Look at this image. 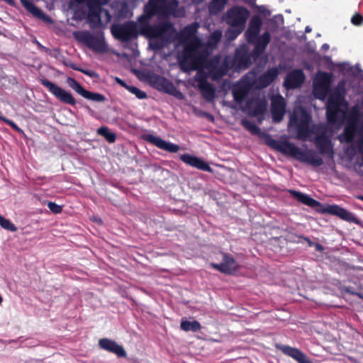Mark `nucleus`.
<instances>
[{"mask_svg":"<svg viewBox=\"0 0 363 363\" xmlns=\"http://www.w3.org/2000/svg\"><path fill=\"white\" fill-rule=\"evenodd\" d=\"M291 196L298 202L313 208L316 212L323 214L337 216L341 219L355 224H359V220L355 215L347 209L336 204H323L318 201L313 199L309 195L296 190L289 191Z\"/></svg>","mask_w":363,"mask_h":363,"instance_id":"f257e3e1","label":"nucleus"},{"mask_svg":"<svg viewBox=\"0 0 363 363\" xmlns=\"http://www.w3.org/2000/svg\"><path fill=\"white\" fill-rule=\"evenodd\" d=\"M150 19L138 18L140 22V34L147 38L160 39L167 43L172 41L174 34L176 32L174 25L169 21L159 22L157 24L151 25Z\"/></svg>","mask_w":363,"mask_h":363,"instance_id":"f03ea898","label":"nucleus"},{"mask_svg":"<svg viewBox=\"0 0 363 363\" xmlns=\"http://www.w3.org/2000/svg\"><path fill=\"white\" fill-rule=\"evenodd\" d=\"M179 2L177 0H149L145 6L144 13L141 18L150 19L155 15L167 17L173 16L179 17L183 13L177 11Z\"/></svg>","mask_w":363,"mask_h":363,"instance_id":"7ed1b4c3","label":"nucleus"},{"mask_svg":"<svg viewBox=\"0 0 363 363\" xmlns=\"http://www.w3.org/2000/svg\"><path fill=\"white\" fill-rule=\"evenodd\" d=\"M278 151L314 167H320L323 164V159L313 152L303 150L294 143L289 141H282L278 147Z\"/></svg>","mask_w":363,"mask_h":363,"instance_id":"20e7f679","label":"nucleus"},{"mask_svg":"<svg viewBox=\"0 0 363 363\" xmlns=\"http://www.w3.org/2000/svg\"><path fill=\"white\" fill-rule=\"evenodd\" d=\"M333 74L331 72L318 71L313 79V94L315 99L324 101L331 91Z\"/></svg>","mask_w":363,"mask_h":363,"instance_id":"39448f33","label":"nucleus"},{"mask_svg":"<svg viewBox=\"0 0 363 363\" xmlns=\"http://www.w3.org/2000/svg\"><path fill=\"white\" fill-rule=\"evenodd\" d=\"M152 86L157 90L168 94L178 99H184V94L178 90L174 84L167 78L157 74H152L149 77Z\"/></svg>","mask_w":363,"mask_h":363,"instance_id":"423d86ee","label":"nucleus"},{"mask_svg":"<svg viewBox=\"0 0 363 363\" xmlns=\"http://www.w3.org/2000/svg\"><path fill=\"white\" fill-rule=\"evenodd\" d=\"M259 58L252 55V51L250 52L247 45H242L236 49L230 65L235 70H245L250 67L252 60L257 62Z\"/></svg>","mask_w":363,"mask_h":363,"instance_id":"0eeeda50","label":"nucleus"},{"mask_svg":"<svg viewBox=\"0 0 363 363\" xmlns=\"http://www.w3.org/2000/svg\"><path fill=\"white\" fill-rule=\"evenodd\" d=\"M250 16L249 10L243 6H233L224 15V21L231 27H239L245 29L247 18Z\"/></svg>","mask_w":363,"mask_h":363,"instance_id":"6e6552de","label":"nucleus"},{"mask_svg":"<svg viewBox=\"0 0 363 363\" xmlns=\"http://www.w3.org/2000/svg\"><path fill=\"white\" fill-rule=\"evenodd\" d=\"M348 106L343 104L326 103V117L328 123L335 128H340L344 123Z\"/></svg>","mask_w":363,"mask_h":363,"instance_id":"1a4fd4ad","label":"nucleus"},{"mask_svg":"<svg viewBox=\"0 0 363 363\" xmlns=\"http://www.w3.org/2000/svg\"><path fill=\"white\" fill-rule=\"evenodd\" d=\"M137 27V23L134 21H128L123 24L112 26L111 33L116 39L122 42H128L140 33Z\"/></svg>","mask_w":363,"mask_h":363,"instance_id":"9d476101","label":"nucleus"},{"mask_svg":"<svg viewBox=\"0 0 363 363\" xmlns=\"http://www.w3.org/2000/svg\"><path fill=\"white\" fill-rule=\"evenodd\" d=\"M319 133L314 138L315 148L318 152L328 158L334 157L333 146L330 136L327 135L328 128L326 126H320L318 128Z\"/></svg>","mask_w":363,"mask_h":363,"instance_id":"9b49d317","label":"nucleus"},{"mask_svg":"<svg viewBox=\"0 0 363 363\" xmlns=\"http://www.w3.org/2000/svg\"><path fill=\"white\" fill-rule=\"evenodd\" d=\"M40 82L43 86L46 87L57 99L61 102L71 106L76 105L77 101L70 92L67 91L62 87L57 86L56 84L50 82L46 78L40 79Z\"/></svg>","mask_w":363,"mask_h":363,"instance_id":"f8f14e48","label":"nucleus"},{"mask_svg":"<svg viewBox=\"0 0 363 363\" xmlns=\"http://www.w3.org/2000/svg\"><path fill=\"white\" fill-rule=\"evenodd\" d=\"M222 262L220 263H210V266L224 274H234L239 269L240 265L235 258L230 254L221 252Z\"/></svg>","mask_w":363,"mask_h":363,"instance_id":"ddd939ff","label":"nucleus"},{"mask_svg":"<svg viewBox=\"0 0 363 363\" xmlns=\"http://www.w3.org/2000/svg\"><path fill=\"white\" fill-rule=\"evenodd\" d=\"M220 56L216 55L208 61L206 64V68L211 74V77L213 79H218L225 76L228 69L232 68L231 65H229L228 57H225L223 62L220 64Z\"/></svg>","mask_w":363,"mask_h":363,"instance_id":"4468645a","label":"nucleus"},{"mask_svg":"<svg viewBox=\"0 0 363 363\" xmlns=\"http://www.w3.org/2000/svg\"><path fill=\"white\" fill-rule=\"evenodd\" d=\"M293 121L296 126L297 138L298 139H306L311 133L310 128V122L311 117L305 110H301L300 115H295Z\"/></svg>","mask_w":363,"mask_h":363,"instance_id":"2eb2a0df","label":"nucleus"},{"mask_svg":"<svg viewBox=\"0 0 363 363\" xmlns=\"http://www.w3.org/2000/svg\"><path fill=\"white\" fill-rule=\"evenodd\" d=\"M79 40L95 52L103 53L107 50V45L104 38L95 36L88 31L82 32Z\"/></svg>","mask_w":363,"mask_h":363,"instance_id":"dca6fc26","label":"nucleus"},{"mask_svg":"<svg viewBox=\"0 0 363 363\" xmlns=\"http://www.w3.org/2000/svg\"><path fill=\"white\" fill-rule=\"evenodd\" d=\"M106 3V1L98 0L86 4L88 7L87 20L91 28L101 26V14L103 9L101 6Z\"/></svg>","mask_w":363,"mask_h":363,"instance_id":"f3484780","label":"nucleus"},{"mask_svg":"<svg viewBox=\"0 0 363 363\" xmlns=\"http://www.w3.org/2000/svg\"><path fill=\"white\" fill-rule=\"evenodd\" d=\"M347 92V82L345 80L342 79L338 82L333 90L331 89L328 95L327 103L343 104L345 108L348 106V102L345 99Z\"/></svg>","mask_w":363,"mask_h":363,"instance_id":"a211bd4d","label":"nucleus"},{"mask_svg":"<svg viewBox=\"0 0 363 363\" xmlns=\"http://www.w3.org/2000/svg\"><path fill=\"white\" fill-rule=\"evenodd\" d=\"M286 101L284 98L277 94L271 99V114L272 121L274 123L281 122L286 113Z\"/></svg>","mask_w":363,"mask_h":363,"instance_id":"6ab92c4d","label":"nucleus"},{"mask_svg":"<svg viewBox=\"0 0 363 363\" xmlns=\"http://www.w3.org/2000/svg\"><path fill=\"white\" fill-rule=\"evenodd\" d=\"M305 79L303 71L301 69H295L286 74L283 85L288 90L295 89L300 87Z\"/></svg>","mask_w":363,"mask_h":363,"instance_id":"aec40b11","label":"nucleus"},{"mask_svg":"<svg viewBox=\"0 0 363 363\" xmlns=\"http://www.w3.org/2000/svg\"><path fill=\"white\" fill-rule=\"evenodd\" d=\"M143 139L157 147L170 153H176L179 150V146L178 145L166 141L160 137L155 136L152 134L144 135Z\"/></svg>","mask_w":363,"mask_h":363,"instance_id":"412c9836","label":"nucleus"},{"mask_svg":"<svg viewBox=\"0 0 363 363\" xmlns=\"http://www.w3.org/2000/svg\"><path fill=\"white\" fill-rule=\"evenodd\" d=\"M99 346L101 349L116 354L118 357H126L127 353L121 345L115 340L104 337L99 340Z\"/></svg>","mask_w":363,"mask_h":363,"instance_id":"4be33fe9","label":"nucleus"},{"mask_svg":"<svg viewBox=\"0 0 363 363\" xmlns=\"http://www.w3.org/2000/svg\"><path fill=\"white\" fill-rule=\"evenodd\" d=\"M270 40L271 35L269 32L266 31L261 35H257V37L253 40V42H248L250 44L255 45V48L252 50V55L255 57H260L270 43Z\"/></svg>","mask_w":363,"mask_h":363,"instance_id":"5701e85b","label":"nucleus"},{"mask_svg":"<svg viewBox=\"0 0 363 363\" xmlns=\"http://www.w3.org/2000/svg\"><path fill=\"white\" fill-rule=\"evenodd\" d=\"M179 158L183 162L191 167L205 172L211 173L213 172V169L210 167V165L206 161L196 156L189 153H185L181 155Z\"/></svg>","mask_w":363,"mask_h":363,"instance_id":"b1692460","label":"nucleus"},{"mask_svg":"<svg viewBox=\"0 0 363 363\" xmlns=\"http://www.w3.org/2000/svg\"><path fill=\"white\" fill-rule=\"evenodd\" d=\"M262 25L261 18L258 15L253 16L248 25V28L245 33L247 42H253V40L259 34Z\"/></svg>","mask_w":363,"mask_h":363,"instance_id":"393cba45","label":"nucleus"},{"mask_svg":"<svg viewBox=\"0 0 363 363\" xmlns=\"http://www.w3.org/2000/svg\"><path fill=\"white\" fill-rule=\"evenodd\" d=\"M21 4L23 7L30 13L33 14V16L43 21L48 23H52V19L48 14H46L43 10L35 6L31 1L30 0H20Z\"/></svg>","mask_w":363,"mask_h":363,"instance_id":"a878e982","label":"nucleus"},{"mask_svg":"<svg viewBox=\"0 0 363 363\" xmlns=\"http://www.w3.org/2000/svg\"><path fill=\"white\" fill-rule=\"evenodd\" d=\"M277 347L284 354L292 357L298 363H306L309 359L307 356L298 348L284 345H277Z\"/></svg>","mask_w":363,"mask_h":363,"instance_id":"bb28decb","label":"nucleus"},{"mask_svg":"<svg viewBox=\"0 0 363 363\" xmlns=\"http://www.w3.org/2000/svg\"><path fill=\"white\" fill-rule=\"evenodd\" d=\"M247 105L250 114L254 117L263 115L266 112L267 107V101L260 99L250 101L247 102Z\"/></svg>","mask_w":363,"mask_h":363,"instance_id":"cd10ccee","label":"nucleus"},{"mask_svg":"<svg viewBox=\"0 0 363 363\" xmlns=\"http://www.w3.org/2000/svg\"><path fill=\"white\" fill-rule=\"evenodd\" d=\"M279 74V71L277 67L269 68L259 77V83L262 87H267L277 78Z\"/></svg>","mask_w":363,"mask_h":363,"instance_id":"c85d7f7f","label":"nucleus"},{"mask_svg":"<svg viewBox=\"0 0 363 363\" xmlns=\"http://www.w3.org/2000/svg\"><path fill=\"white\" fill-rule=\"evenodd\" d=\"M199 87L202 97L208 102H211L216 97V89L206 80L201 81Z\"/></svg>","mask_w":363,"mask_h":363,"instance_id":"c756f323","label":"nucleus"},{"mask_svg":"<svg viewBox=\"0 0 363 363\" xmlns=\"http://www.w3.org/2000/svg\"><path fill=\"white\" fill-rule=\"evenodd\" d=\"M180 328L185 332L196 333L201 330V325L196 320H188L186 318H182L180 323Z\"/></svg>","mask_w":363,"mask_h":363,"instance_id":"7c9ffc66","label":"nucleus"},{"mask_svg":"<svg viewBox=\"0 0 363 363\" xmlns=\"http://www.w3.org/2000/svg\"><path fill=\"white\" fill-rule=\"evenodd\" d=\"M223 33L220 30H214L207 38L206 45L210 48H215L221 40Z\"/></svg>","mask_w":363,"mask_h":363,"instance_id":"2f4dec72","label":"nucleus"},{"mask_svg":"<svg viewBox=\"0 0 363 363\" xmlns=\"http://www.w3.org/2000/svg\"><path fill=\"white\" fill-rule=\"evenodd\" d=\"M82 96L86 99L95 102H104L106 100V98L104 94L97 92H92L86 89Z\"/></svg>","mask_w":363,"mask_h":363,"instance_id":"473e14b6","label":"nucleus"},{"mask_svg":"<svg viewBox=\"0 0 363 363\" xmlns=\"http://www.w3.org/2000/svg\"><path fill=\"white\" fill-rule=\"evenodd\" d=\"M97 133L103 136L110 143H113L116 141V134L111 132L107 126H101L98 128Z\"/></svg>","mask_w":363,"mask_h":363,"instance_id":"72a5a7b5","label":"nucleus"},{"mask_svg":"<svg viewBox=\"0 0 363 363\" xmlns=\"http://www.w3.org/2000/svg\"><path fill=\"white\" fill-rule=\"evenodd\" d=\"M228 0H212L209 4V11L211 13H218L221 12Z\"/></svg>","mask_w":363,"mask_h":363,"instance_id":"f704fd0d","label":"nucleus"},{"mask_svg":"<svg viewBox=\"0 0 363 363\" xmlns=\"http://www.w3.org/2000/svg\"><path fill=\"white\" fill-rule=\"evenodd\" d=\"M241 124L245 129L250 131L252 135H260L261 130L255 123L247 119H242L241 121Z\"/></svg>","mask_w":363,"mask_h":363,"instance_id":"c9c22d12","label":"nucleus"},{"mask_svg":"<svg viewBox=\"0 0 363 363\" xmlns=\"http://www.w3.org/2000/svg\"><path fill=\"white\" fill-rule=\"evenodd\" d=\"M67 83L77 94L82 96L85 91V89L74 78L69 77L67 79Z\"/></svg>","mask_w":363,"mask_h":363,"instance_id":"e433bc0d","label":"nucleus"},{"mask_svg":"<svg viewBox=\"0 0 363 363\" xmlns=\"http://www.w3.org/2000/svg\"><path fill=\"white\" fill-rule=\"evenodd\" d=\"M244 28L239 27H231L225 31V37L228 40H235L242 31Z\"/></svg>","mask_w":363,"mask_h":363,"instance_id":"4c0bfd02","label":"nucleus"},{"mask_svg":"<svg viewBox=\"0 0 363 363\" xmlns=\"http://www.w3.org/2000/svg\"><path fill=\"white\" fill-rule=\"evenodd\" d=\"M0 225L4 229H6L11 232H15L17 230L16 226L13 223H11L9 219L5 218L1 215H0Z\"/></svg>","mask_w":363,"mask_h":363,"instance_id":"58836bf2","label":"nucleus"},{"mask_svg":"<svg viewBox=\"0 0 363 363\" xmlns=\"http://www.w3.org/2000/svg\"><path fill=\"white\" fill-rule=\"evenodd\" d=\"M127 90L131 94L135 95V96L139 99H144L147 97V95L145 91L140 90L135 86L130 85L128 87H127Z\"/></svg>","mask_w":363,"mask_h":363,"instance_id":"ea45409f","label":"nucleus"},{"mask_svg":"<svg viewBox=\"0 0 363 363\" xmlns=\"http://www.w3.org/2000/svg\"><path fill=\"white\" fill-rule=\"evenodd\" d=\"M198 27H199L198 23H193L190 25H187L184 28V33L188 35H193L197 31Z\"/></svg>","mask_w":363,"mask_h":363,"instance_id":"a19ab883","label":"nucleus"},{"mask_svg":"<svg viewBox=\"0 0 363 363\" xmlns=\"http://www.w3.org/2000/svg\"><path fill=\"white\" fill-rule=\"evenodd\" d=\"M282 141H279L277 140H275L272 138L271 135H267V139H266V143L271 147L278 150V147L279 145H281V143Z\"/></svg>","mask_w":363,"mask_h":363,"instance_id":"79ce46f5","label":"nucleus"},{"mask_svg":"<svg viewBox=\"0 0 363 363\" xmlns=\"http://www.w3.org/2000/svg\"><path fill=\"white\" fill-rule=\"evenodd\" d=\"M348 72H351L353 76L363 77V70L359 64H356L354 67H350Z\"/></svg>","mask_w":363,"mask_h":363,"instance_id":"37998d69","label":"nucleus"},{"mask_svg":"<svg viewBox=\"0 0 363 363\" xmlns=\"http://www.w3.org/2000/svg\"><path fill=\"white\" fill-rule=\"evenodd\" d=\"M0 120L3 121L4 122H5L7 125H9L10 127H11L13 130H15L16 131L18 132V133H22L23 130L21 128H20L15 122H13V121L6 118V117H0Z\"/></svg>","mask_w":363,"mask_h":363,"instance_id":"c03bdc74","label":"nucleus"},{"mask_svg":"<svg viewBox=\"0 0 363 363\" xmlns=\"http://www.w3.org/2000/svg\"><path fill=\"white\" fill-rule=\"evenodd\" d=\"M48 206L49 209L54 213H60L62 211V208L61 206L52 201H50L48 204Z\"/></svg>","mask_w":363,"mask_h":363,"instance_id":"a18cd8bd","label":"nucleus"},{"mask_svg":"<svg viewBox=\"0 0 363 363\" xmlns=\"http://www.w3.org/2000/svg\"><path fill=\"white\" fill-rule=\"evenodd\" d=\"M245 96L244 91L241 90H235L233 91L234 100L237 102H242Z\"/></svg>","mask_w":363,"mask_h":363,"instance_id":"49530a36","label":"nucleus"},{"mask_svg":"<svg viewBox=\"0 0 363 363\" xmlns=\"http://www.w3.org/2000/svg\"><path fill=\"white\" fill-rule=\"evenodd\" d=\"M351 22L355 26H360L363 23V16L359 13H356L352 17Z\"/></svg>","mask_w":363,"mask_h":363,"instance_id":"de8ad7c7","label":"nucleus"},{"mask_svg":"<svg viewBox=\"0 0 363 363\" xmlns=\"http://www.w3.org/2000/svg\"><path fill=\"white\" fill-rule=\"evenodd\" d=\"M272 21L277 25V26H279L284 24V16L282 14L275 15L272 19Z\"/></svg>","mask_w":363,"mask_h":363,"instance_id":"09e8293b","label":"nucleus"},{"mask_svg":"<svg viewBox=\"0 0 363 363\" xmlns=\"http://www.w3.org/2000/svg\"><path fill=\"white\" fill-rule=\"evenodd\" d=\"M339 289L342 292H345L346 294L354 295V296H355V294L357 293V291H354V289L352 286H340Z\"/></svg>","mask_w":363,"mask_h":363,"instance_id":"8fccbe9b","label":"nucleus"},{"mask_svg":"<svg viewBox=\"0 0 363 363\" xmlns=\"http://www.w3.org/2000/svg\"><path fill=\"white\" fill-rule=\"evenodd\" d=\"M163 41H155V42H150V45L151 46L152 48L155 49V50H160L161 49L164 44H163Z\"/></svg>","mask_w":363,"mask_h":363,"instance_id":"3c124183","label":"nucleus"},{"mask_svg":"<svg viewBox=\"0 0 363 363\" xmlns=\"http://www.w3.org/2000/svg\"><path fill=\"white\" fill-rule=\"evenodd\" d=\"M81 72L90 77H98V74L97 73L94 71V70H91V69H83L82 70H81Z\"/></svg>","mask_w":363,"mask_h":363,"instance_id":"603ef678","label":"nucleus"},{"mask_svg":"<svg viewBox=\"0 0 363 363\" xmlns=\"http://www.w3.org/2000/svg\"><path fill=\"white\" fill-rule=\"evenodd\" d=\"M65 65L69 67H70L71 69H74V70H76V71H79L81 72V70H82L83 69L78 67L76 64L73 63V62H69V63H66L65 62Z\"/></svg>","mask_w":363,"mask_h":363,"instance_id":"864d4df0","label":"nucleus"},{"mask_svg":"<svg viewBox=\"0 0 363 363\" xmlns=\"http://www.w3.org/2000/svg\"><path fill=\"white\" fill-rule=\"evenodd\" d=\"M116 82L121 85V86L124 87L127 89V87H128L130 85H128L124 80L119 77H116L115 79Z\"/></svg>","mask_w":363,"mask_h":363,"instance_id":"5fc2aeb1","label":"nucleus"},{"mask_svg":"<svg viewBox=\"0 0 363 363\" xmlns=\"http://www.w3.org/2000/svg\"><path fill=\"white\" fill-rule=\"evenodd\" d=\"M314 247L318 252H323L324 250V247L320 243L315 242Z\"/></svg>","mask_w":363,"mask_h":363,"instance_id":"6e6d98bb","label":"nucleus"},{"mask_svg":"<svg viewBox=\"0 0 363 363\" xmlns=\"http://www.w3.org/2000/svg\"><path fill=\"white\" fill-rule=\"evenodd\" d=\"M79 103L81 104V106L85 108L89 113H94V111L88 105L81 104L80 102Z\"/></svg>","mask_w":363,"mask_h":363,"instance_id":"4d7b16f0","label":"nucleus"},{"mask_svg":"<svg viewBox=\"0 0 363 363\" xmlns=\"http://www.w3.org/2000/svg\"><path fill=\"white\" fill-rule=\"evenodd\" d=\"M303 238L304 240H306L307 242V243L308 244V245L310 247H312V246H314L315 243L314 242L311 241L307 237H305V236H303L302 237Z\"/></svg>","mask_w":363,"mask_h":363,"instance_id":"13d9d810","label":"nucleus"},{"mask_svg":"<svg viewBox=\"0 0 363 363\" xmlns=\"http://www.w3.org/2000/svg\"><path fill=\"white\" fill-rule=\"evenodd\" d=\"M180 67L182 68V69L184 72H188L189 71L190 69H191V68H189V67H186L184 66V61H181L180 62Z\"/></svg>","mask_w":363,"mask_h":363,"instance_id":"bf43d9fd","label":"nucleus"},{"mask_svg":"<svg viewBox=\"0 0 363 363\" xmlns=\"http://www.w3.org/2000/svg\"><path fill=\"white\" fill-rule=\"evenodd\" d=\"M26 345L28 347H35L36 345H38V342L37 341L31 340L30 342L26 343Z\"/></svg>","mask_w":363,"mask_h":363,"instance_id":"052dcab7","label":"nucleus"},{"mask_svg":"<svg viewBox=\"0 0 363 363\" xmlns=\"http://www.w3.org/2000/svg\"><path fill=\"white\" fill-rule=\"evenodd\" d=\"M329 48L330 46L328 43H324L321 47V49L324 51H327Z\"/></svg>","mask_w":363,"mask_h":363,"instance_id":"680f3d73","label":"nucleus"},{"mask_svg":"<svg viewBox=\"0 0 363 363\" xmlns=\"http://www.w3.org/2000/svg\"><path fill=\"white\" fill-rule=\"evenodd\" d=\"M324 60L326 62H330V63H333L332 62V59H331V57L330 56H328V55H325L324 56Z\"/></svg>","mask_w":363,"mask_h":363,"instance_id":"e2e57ef3","label":"nucleus"},{"mask_svg":"<svg viewBox=\"0 0 363 363\" xmlns=\"http://www.w3.org/2000/svg\"><path fill=\"white\" fill-rule=\"evenodd\" d=\"M311 30H312L311 28L309 26H307L305 28V32L310 33V32H311Z\"/></svg>","mask_w":363,"mask_h":363,"instance_id":"0e129e2a","label":"nucleus"},{"mask_svg":"<svg viewBox=\"0 0 363 363\" xmlns=\"http://www.w3.org/2000/svg\"><path fill=\"white\" fill-rule=\"evenodd\" d=\"M208 118H209L211 121H213L214 118L211 113H206Z\"/></svg>","mask_w":363,"mask_h":363,"instance_id":"69168bd1","label":"nucleus"},{"mask_svg":"<svg viewBox=\"0 0 363 363\" xmlns=\"http://www.w3.org/2000/svg\"><path fill=\"white\" fill-rule=\"evenodd\" d=\"M356 296L359 297V298L361 299H363V294H361V293H359L357 291L356 294H355Z\"/></svg>","mask_w":363,"mask_h":363,"instance_id":"338daca9","label":"nucleus"},{"mask_svg":"<svg viewBox=\"0 0 363 363\" xmlns=\"http://www.w3.org/2000/svg\"><path fill=\"white\" fill-rule=\"evenodd\" d=\"M356 198L363 201V195H358L356 196Z\"/></svg>","mask_w":363,"mask_h":363,"instance_id":"774afa93","label":"nucleus"}]
</instances>
